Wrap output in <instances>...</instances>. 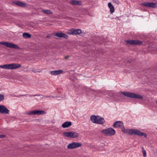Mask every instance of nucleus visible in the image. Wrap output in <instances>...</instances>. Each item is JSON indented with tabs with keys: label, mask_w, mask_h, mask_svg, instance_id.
Here are the masks:
<instances>
[{
	"label": "nucleus",
	"mask_w": 157,
	"mask_h": 157,
	"mask_svg": "<svg viewBox=\"0 0 157 157\" xmlns=\"http://www.w3.org/2000/svg\"><path fill=\"white\" fill-rule=\"evenodd\" d=\"M46 113V112L43 110H34L33 111H30L28 113H26L28 115L33 114L34 115H40L44 114Z\"/></svg>",
	"instance_id": "nucleus-11"
},
{
	"label": "nucleus",
	"mask_w": 157,
	"mask_h": 157,
	"mask_svg": "<svg viewBox=\"0 0 157 157\" xmlns=\"http://www.w3.org/2000/svg\"><path fill=\"white\" fill-rule=\"evenodd\" d=\"M69 57V56H66L65 57V59H67Z\"/></svg>",
	"instance_id": "nucleus-30"
},
{
	"label": "nucleus",
	"mask_w": 157,
	"mask_h": 157,
	"mask_svg": "<svg viewBox=\"0 0 157 157\" xmlns=\"http://www.w3.org/2000/svg\"><path fill=\"white\" fill-rule=\"evenodd\" d=\"M63 71L62 70H58L56 71H52L50 72V74L51 75H56L63 73Z\"/></svg>",
	"instance_id": "nucleus-17"
},
{
	"label": "nucleus",
	"mask_w": 157,
	"mask_h": 157,
	"mask_svg": "<svg viewBox=\"0 0 157 157\" xmlns=\"http://www.w3.org/2000/svg\"><path fill=\"white\" fill-rule=\"evenodd\" d=\"M10 111L4 105H0V113L2 114H9Z\"/></svg>",
	"instance_id": "nucleus-12"
},
{
	"label": "nucleus",
	"mask_w": 157,
	"mask_h": 157,
	"mask_svg": "<svg viewBox=\"0 0 157 157\" xmlns=\"http://www.w3.org/2000/svg\"><path fill=\"white\" fill-rule=\"evenodd\" d=\"M125 42L130 45H141L142 44V41L136 40H128L125 41Z\"/></svg>",
	"instance_id": "nucleus-10"
},
{
	"label": "nucleus",
	"mask_w": 157,
	"mask_h": 157,
	"mask_svg": "<svg viewBox=\"0 0 157 157\" xmlns=\"http://www.w3.org/2000/svg\"><path fill=\"white\" fill-rule=\"evenodd\" d=\"M82 144L80 143L72 142L69 144L67 146V148L69 149H72L81 147Z\"/></svg>",
	"instance_id": "nucleus-6"
},
{
	"label": "nucleus",
	"mask_w": 157,
	"mask_h": 157,
	"mask_svg": "<svg viewBox=\"0 0 157 157\" xmlns=\"http://www.w3.org/2000/svg\"><path fill=\"white\" fill-rule=\"evenodd\" d=\"M101 132L103 133L105 136H111L113 135L116 133L114 129L111 128H108L107 129L102 130Z\"/></svg>",
	"instance_id": "nucleus-5"
},
{
	"label": "nucleus",
	"mask_w": 157,
	"mask_h": 157,
	"mask_svg": "<svg viewBox=\"0 0 157 157\" xmlns=\"http://www.w3.org/2000/svg\"><path fill=\"white\" fill-rule=\"evenodd\" d=\"M40 96H42V97L41 98L42 99H44L46 98H47V97H50V96H43V95H40Z\"/></svg>",
	"instance_id": "nucleus-29"
},
{
	"label": "nucleus",
	"mask_w": 157,
	"mask_h": 157,
	"mask_svg": "<svg viewBox=\"0 0 157 157\" xmlns=\"http://www.w3.org/2000/svg\"><path fill=\"white\" fill-rule=\"evenodd\" d=\"M50 37H51V36H49V35H48L47 36V38H49Z\"/></svg>",
	"instance_id": "nucleus-31"
},
{
	"label": "nucleus",
	"mask_w": 157,
	"mask_h": 157,
	"mask_svg": "<svg viewBox=\"0 0 157 157\" xmlns=\"http://www.w3.org/2000/svg\"><path fill=\"white\" fill-rule=\"evenodd\" d=\"M82 33V31L80 29H69L67 32V34L72 35H79L81 34Z\"/></svg>",
	"instance_id": "nucleus-9"
},
{
	"label": "nucleus",
	"mask_w": 157,
	"mask_h": 157,
	"mask_svg": "<svg viewBox=\"0 0 157 157\" xmlns=\"http://www.w3.org/2000/svg\"><path fill=\"white\" fill-rule=\"evenodd\" d=\"M53 35L59 38H63L65 39L68 38V36L67 35H66L65 33H55Z\"/></svg>",
	"instance_id": "nucleus-15"
},
{
	"label": "nucleus",
	"mask_w": 157,
	"mask_h": 157,
	"mask_svg": "<svg viewBox=\"0 0 157 157\" xmlns=\"http://www.w3.org/2000/svg\"><path fill=\"white\" fill-rule=\"evenodd\" d=\"M142 153H143V156L144 157H145L146 156V152L144 149V148L143 147H142Z\"/></svg>",
	"instance_id": "nucleus-24"
},
{
	"label": "nucleus",
	"mask_w": 157,
	"mask_h": 157,
	"mask_svg": "<svg viewBox=\"0 0 157 157\" xmlns=\"http://www.w3.org/2000/svg\"><path fill=\"white\" fill-rule=\"evenodd\" d=\"M41 95V94H35V95H32V94H28V96L29 97H36V96H40Z\"/></svg>",
	"instance_id": "nucleus-25"
},
{
	"label": "nucleus",
	"mask_w": 157,
	"mask_h": 157,
	"mask_svg": "<svg viewBox=\"0 0 157 157\" xmlns=\"http://www.w3.org/2000/svg\"><path fill=\"white\" fill-rule=\"evenodd\" d=\"M6 137V135H0V138H3Z\"/></svg>",
	"instance_id": "nucleus-28"
},
{
	"label": "nucleus",
	"mask_w": 157,
	"mask_h": 157,
	"mask_svg": "<svg viewBox=\"0 0 157 157\" xmlns=\"http://www.w3.org/2000/svg\"><path fill=\"white\" fill-rule=\"evenodd\" d=\"M156 103H157V101H156Z\"/></svg>",
	"instance_id": "nucleus-33"
},
{
	"label": "nucleus",
	"mask_w": 157,
	"mask_h": 157,
	"mask_svg": "<svg viewBox=\"0 0 157 157\" xmlns=\"http://www.w3.org/2000/svg\"><path fill=\"white\" fill-rule=\"evenodd\" d=\"M28 95V94H22V95H20L19 96H21V97L27 96ZM15 97H19V96H15Z\"/></svg>",
	"instance_id": "nucleus-27"
},
{
	"label": "nucleus",
	"mask_w": 157,
	"mask_h": 157,
	"mask_svg": "<svg viewBox=\"0 0 157 157\" xmlns=\"http://www.w3.org/2000/svg\"><path fill=\"white\" fill-rule=\"evenodd\" d=\"M90 118L91 121L94 123L102 124L105 122L104 118L99 116L92 115Z\"/></svg>",
	"instance_id": "nucleus-3"
},
{
	"label": "nucleus",
	"mask_w": 157,
	"mask_h": 157,
	"mask_svg": "<svg viewBox=\"0 0 157 157\" xmlns=\"http://www.w3.org/2000/svg\"><path fill=\"white\" fill-rule=\"evenodd\" d=\"M141 5L147 7L155 8L157 7V3L145 2L142 3Z\"/></svg>",
	"instance_id": "nucleus-13"
},
{
	"label": "nucleus",
	"mask_w": 157,
	"mask_h": 157,
	"mask_svg": "<svg viewBox=\"0 0 157 157\" xmlns=\"http://www.w3.org/2000/svg\"><path fill=\"white\" fill-rule=\"evenodd\" d=\"M22 36L24 38H29L31 37V35L28 33H25L23 34Z\"/></svg>",
	"instance_id": "nucleus-21"
},
{
	"label": "nucleus",
	"mask_w": 157,
	"mask_h": 157,
	"mask_svg": "<svg viewBox=\"0 0 157 157\" xmlns=\"http://www.w3.org/2000/svg\"><path fill=\"white\" fill-rule=\"evenodd\" d=\"M31 71L33 72L36 73V72H40L42 71V70L38 69H36V70L33 69Z\"/></svg>",
	"instance_id": "nucleus-23"
},
{
	"label": "nucleus",
	"mask_w": 157,
	"mask_h": 157,
	"mask_svg": "<svg viewBox=\"0 0 157 157\" xmlns=\"http://www.w3.org/2000/svg\"><path fill=\"white\" fill-rule=\"evenodd\" d=\"M69 3L72 5L81 6L82 5V2L79 0H71L69 1Z\"/></svg>",
	"instance_id": "nucleus-16"
},
{
	"label": "nucleus",
	"mask_w": 157,
	"mask_h": 157,
	"mask_svg": "<svg viewBox=\"0 0 157 157\" xmlns=\"http://www.w3.org/2000/svg\"><path fill=\"white\" fill-rule=\"evenodd\" d=\"M113 125L114 128H124V125L123 123L120 121H117L115 122L113 124Z\"/></svg>",
	"instance_id": "nucleus-14"
},
{
	"label": "nucleus",
	"mask_w": 157,
	"mask_h": 157,
	"mask_svg": "<svg viewBox=\"0 0 157 157\" xmlns=\"http://www.w3.org/2000/svg\"><path fill=\"white\" fill-rule=\"evenodd\" d=\"M108 6L110 9V11L111 13H112L114 11V8L111 2H109L108 3Z\"/></svg>",
	"instance_id": "nucleus-20"
},
{
	"label": "nucleus",
	"mask_w": 157,
	"mask_h": 157,
	"mask_svg": "<svg viewBox=\"0 0 157 157\" xmlns=\"http://www.w3.org/2000/svg\"><path fill=\"white\" fill-rule=\"evenodd\" d=\"M71 121H66L62 124V126L63 128H68L71 126Z\"/></svg>",
	"instance_id": "nucleus-19"
},
{
	"label": "nucleus",
	"mask_w": 157,
	"mask_h": 157,
	"mask_svg": "<svg viewBox=\"0 0 157 157\" xmlns=\"http://www.w3.org/2000/svg\"><path fill=\"white\" fill-rule=\"evenodd\" d=\"M122 132L124 133L128 134L131 135H134L140 136H144L145 137H146L147 136V135L146 133L142 132L137 129H125L124 127V128H122Z\"/></svg>",
	"instance_id": "nucleus-1"
},
{
	"label": "nucleus",
	"mask_w": 157,
	"mask_h": 157,
	"mask_svg": "<svg viewBox=\"0 0 157 157\" xmlns=\"http://www.w3.org/2000/svg\"><path fill=\"white\" fill-rule=\"evenodd\" d=\"M4 98V96L3 94H0V102L2 101Z\"/></svg>",
	"instance_id": "nucleus-26"
},
{
	"label": "nucleus",
	"mask_w": 157,
	"mask_h": 157,
	"mask_svg": "<svg viewBox=\"0 0 157 157\" xmlns=\"http://www.w3.org/2000/svg\"><path fill=\"white\" fill-rule=\"evenodd\" d=\"M0 44L5 45L6 47L10 48L18 49H20L19 47L17 45L11 43H9L8 42H1Z\"/></svg>",
	"instance_id": "nucleus-8"
},
{
	"label": "nucleus",
	"mask_w": 157,
	"mask_h": 157,
	"mask_svg": "<svg viewBox=\"0 0 157 157\" xmlns=\"http://www.w3.org/2000/svg\"><path fill=\"white\" fill-rule=\"evenodd\" d=\"M121 93L123 94L125 96L130 98L134 99H142L143 96L134 93H131L128 92H122Z\"/></svg>",
	"instance_id": "nucleus-2"
},
{
	"label": "nucleus",
	"mask_w": 157,
	"mask_h": 157,
	"mask_svg": "<svg viewBox=\"0 0 157 157\" xmlns=\"http://www.w3.org/2000/svg\"><path fill=\"white\" fill-rule=\"evenodd\" d=\"M63 134L65 136L69 138H75L79 136V134L74 132H64Z\"/></svg>",
	"instance_id": "nucleus-7"
},
{
	"label": "nucleus",
	"mask_w": 157,
	"mask_h": 157,
	"mask_svg": "<svg viewBox=\"0 0 157 157\" xmlns=\"http://www.w3.org/2000/svg\"><path fill=\"white\" fill-rule=\"evenodd\" d=\"M42 11L44 12V13L48 14H52L53 12L49 10H43Z\"/></svg>",
	"instance_id": "nucleus-22"
},
{
	"label": "nucleus",
	"mask_w": 157,
	"mask_h": 157,
	"mask_svg": "<svg viewBox=\"0 0 157 157\" xmlns=\"http://www.w3.org/2000/svg\"><path fill=\"white\" fill-rule=\"evenodd\" d=\"M21 67V65L20 64L16 63H13L0 65V68L7 70H14L19 68Z\"/></svg>",
	"instance_id": "nucleus-4"
},
{
	"label": "nucleus",
	"mask_w": 157,
	"mask_h": 157,
	"mask_svg": "<svg viewBox=\"0 0 157 157\" xmlns=\"http://www.w3.org/2000/svg\"><path fill=\"white\" fill-rule=\"evenodd\" d=\"M118 17H116L115 18V19H116V20H118Z\"/></svg>",
	"instance_id": "nucleus-32"
},
{
	"label": "nucleus",
	"mask_w": 157,
	"mask_h": 157,
	"mask_svg": "<svg viewBox=\"0 0 157 157\" xmlns=\"http://www.w3.org/2000/svg\"><path fill=\"white\" fill-rule=\"evenodd\" d=\"M13 3L15 5L22 7H25L27 6L25 3L19 1H15Z\"/></svg>",
	"instance_id": "nucleus-18"
}]
</instances>
